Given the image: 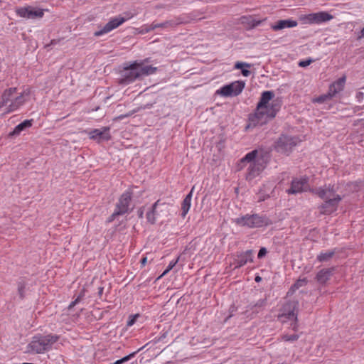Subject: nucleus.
<instances>
[{
  "label": "nucleus",
  "instance_id": "1",
  "mask_svg": "<svg viewBox=\"0 0 364 364\" xmlns=\"http://www.w3.org/2000/svg\"><path fill=\"white\" fill-rule=\"evenodd\" d=\"M272 91H264L262 93L259 102L257 104L255 113L249 117V124L247 129L262 126L275 117L280 109L279 102L270 101L274 97Z\"/></svg>",
  "mask_w": 364,
  "mask_h": 364
},
{
  "label": "nucleus",
  "instance_id": "2",
  "mask_svg": "<svg viewBox=\"0 0 364 364\" xmlns=\"http://www.w3.org/2000/svg\"><path fill=\"white\" fill-rule=\"evenodd\" d=\"M30 95L29 89L23 90L18 95L16 88L11 87L4 91L0 101V109L5 107L4 112L10 113L17 110L26 102V97Z\"/></svg>",
  "mask_w": 364,
  "mask_h": 364
},
{
  "label": "nucleus",
  "instance_id": "3",
  "mask_svg": "<svg viewBox=\"0 0 364 364\" xmlns=\"http://www.w3.org/2000/svg\"><path fill=\"white\" fill-rule=\"evenodd\" d=\"M59 336L53 334L36 335L27 346L28 352L41 354L49 351L58 341Z\"/></svg>",
  "mask_w": 364,
  "mask_h": 364
},
{
  "label": "nucleus",
  "instance_id": "4",
  "mask_svg": "<svg viewBox=\"0 0 364 364\" xmlns=\"http://www.w3.org/2000/svg\"><path fill=\"white\" fill-rule=\"evenodd\" d=\"M234 223L239 226L248 228H262L272 223L271 220L267 217L258 214H247L234 219Z\"/></svg>",
  "mask_w": 364,
  "mask_h": 364
},
{
  "label": "nucleus",
  "instance_id": "5",
  "mask_svg": "<svg viewBox=\"0 0 364 364\" xmlns=\"http://www.w3.org/2000/svg\"><path fill=\"white\" fill-rule=\"evenodd\" d=\"M298 305L299 303L296 301H289L284 304L278 315L279 320L282 323L288 321L296 323L297 321Z\"/></svg>",
  "mask_w": 364,
  "mask_h": 364
},
{
  "label": "nucleus",
  "instance_id": "6",
  "mask_svg": "<svg viewBox=\"0 0 364 364\" xmlns=\"http://www.w3.org/2000/svg\"><path fill=\"white\" fill-rule=\"evenodd\" d=\"M298 143L296 137L282 135L279 137L276 143L275 149L278 152L283 154H289L292 148Z\"/></svg>",
  "mask_w": 364,
  "mask_h": 364
},
{
  "label": "nucleus",
  "instance_id": "7",
  "mask_svg": "<svg viewBox=\"0 0 364 364\" xmlns=\"http://www.w3.org/2000/svg\"><path fill=\"white\" fill-rule=\"evenodd\" d=\"M244 87V82L235 81L222 87L220 90H217L216 93L224 97L237 96L242 92Z\"/></svg>",
  "mask_w": 364,
  "mask_h": 364
},
{
  "label": "nucleus",
  "instance_id": "8",
  "mask_svg": "<svg viewBox=\"0 0 364 364\" xmlns=\"http://www.w3.org/2000/svg\"><path fill=\"white\" fill-rule=\"evenodd\" d=\"M132 200V192L129 191L124 193L117 203L116 210L110 217L109 221L114 220V218L119 215H122L128 212L129 206Z\"/></svg>",
  "mask_w": 364,
  "mask_h": 364
},
{
  "label": "nucleus",
  "instance_id": "9",
  "mask_svg": "<svg viewBox=\"0 0 364 364\" xmlns=\"http://www.w3.org/2000/svg\"><path fill=\"white\" fill-rule=\"evenodd\" d=\"M138 78H140L138 72V62L135 61L129 67L124 68L122 74V78L120 79V83L127 85Z\"/></svg>",
  "mask_w": 364,
  "mask_h": 364
},
{
  "label": "nucleus",
  "instance_id": "10",
  "mask_svg": "<svg viewBox=\"0 0 364 364\" xmlns=\"http://www.w3.org/2000/svg\"><path fill=\"white\" fill-rule=\"evenodd\" d=\"M310 190L308 179L306 178H296L291 183V186L286 192L288 194L296 195Z\"/></svg>",
  "mask_w": 364,
  "mask_h": 364
},
{
  "label": "nucleus",
  "instance_id": "11",
  "mask_svg": "<svg viewBox=\"0 0 364 364\" xmlns=\"http://www.w3.org/2000/svg\"><path fill=\"white\" fill-rule=\"evenodd\" d=\"M109 129L110 128L109 127H103L101 129H95L89 132L85 130L83 132L87 133L90 139L100 143L101 141H108L111 139Z\"/></svg>",
  "mask_w": 364,
  "mask_h": 364
},
{
  "label": "nucleus",
  "instance_id": "12",
  "mask_svg": "<svg viewBox=\"0 0 364 364\" xmlns=\"http://www.w3.org/2000/svg\"><path fill=\"white\" fill-rule=\"evenodd\" d=\"M129 18L130 17L124 18L122 16H117L112 18L102 29L95 32L94 35L95 36H100L105 33H107L114 28L119 27Z\"/></svg>",
  "mask_w": 364,
  "mask_h": 364
},
{
  "label": "nucleus",
  "instance_id": "13",
  "mask_svg": "<svg viewBox=\"0 0 364 364\" xmlns=\"http://www.w3.org/2000/svg\"><path fill=\"white\" fill-rule=\"evenodd\" d=\"M333 18V16L326 11L310 14L305 16L303 19L308 23H321L328 21Z\"/></svg>",
  "mask_w": 364,
  "mask_h": 364
},
{
  "label": "nucleus",
  "instance_id": "14",
  "mask_svg": "<svg viewBox=\"0 0 364 364\" xmlns=\"http://www.w3.org/2000/svg\"><path fill=\"white\" fill-rule=\"evenodd\" d=\"M342 200V197L333 198L332 199H328L326 200H323V203H322L318 209L321 214L329 215L337 210L339 203Z\"/></svg>",
  "mask_w": 364,
  "mask_h": 364
},
{
  "label": "nucleus",
  "instance_id": "15",
  "mask_svg": "<svg viewBox=\"0 0 364 364\" xmlns=\"http://www.w3.org/2000/svg\"><path fill=\"white\" fill-rule=\"evenodd\" d=\"M16 14L21 17L31 19L41 18L44 14L43 10L36 9L31 6L19 8L16 10Z\"/></svg>",
  "mask_w": 364,
  "mask_h": 364
},
{
  "label": "nucleus",
  "instance_id": "16",
  "mask_svg": "<svg viewBox=\"0 0 364 364\" xmlns=\"http://www.w3.org/2000/svg\"><path fill=\"white\" fill-rule=\"evenodd\" d=\"M312 192L318 195L323 200L332 199L333 198L341 197L340 195L336 194V191L333 188V186H331L330 185L328 186H324L323 187L318 188L316 190L312 191Z\"/></svg>",
  "mask_w": 364,
  "mask_h": 364
},
{
  "label": "nucleus",
  "instance_id": "17",
  "mask_svg": "<svg viewBox=\"0 0 364 364\" xmlns=\"http://www.w3.org/2000/svg\"><path fill=\"white\" fill-rule=\"evenodd\" d=\"M297 25L298 23L296 21L291 19H284L277 21L274 24L271 26V28L274 31H279L286 28H294Z\"/></svg>",
  "mask_w": 364,
  "mask_h": 364
},
{
  "label": "nucleus",
  "instance_id": "18",
  "mask_svg": "<svg viewBox=\"0 0 364 364\" xmlns=\"http://www.w3.org/2000/svg\"><path fill=\"white\" fill-rule=\"evenodd\" d=\"M161 208H166V205L165 203H160L159 200H157L151 208V210L146 213V218L151 223H154L156 219V216L159 215V209Z\"/></svg>",
  "mask_w": 364,
  "mask_h": 364
},
{
  "label": "nucleus",
  "instance_id": "19",
  "mask_svg": "<svg viewBox=\"0 0 364 364\" xmlns=\"http://www.w3.org/2000/svg\"><path fill=\"white\" fill-rule=\"evenodd\" d=\"M264 20H258L252 16H244L240 18V23L247 29H252L262 23Z\"/></svg>",
  "mask_w": 364,
  "mask_h": 364
},
{
  "label": "nucleus",
  "instance_id": "20",
  "mask_svg": "<svg viewBox=\"0 0 364 364\" xmlns=\"http://www.w3.org/2000/svg\"><path fill=\"white\" fill-rule=\"evenodd\" d=\"M252 253L253 252L252 250H247L237 256V258L235 260V268L241 267L246 264L247 262H252L253 261Z\"/></svg>",
  "mask_w": 364,
  "mask_h": 364
},
{
  "label": "nucleus",
  "instance_id": "21",
  "mask_svg": "<svg viewBox=\"0 0 364 364\" xmlns=\"http://www.w3.org/2000/svg\"><path fill=\"white\" fill-rule=\"evenodd\" d=\"M182 23L183 21L180 18H176L171 20H168L161 23L153 22L152 28H171L176 27L179 24H181Z\"/></svg>",
  "mask_w": 364,
  "mask_h": 364
},
{
  "label": "nucleus",
  "instance_id": "22",
  "mask_svg": "<svg viewBox=\"0 0 364 364\" xmlns=\"http://www.w3.org/2000/svg\"><path fill=\"white\" fill-rule=\"evenodd\" d=\"M333 267L322 269L316 274V281L320 284H325L327 281L329 280L333 274Z\"/></svg>",
  "mask_w": 364,
  "mask_h": 364
},
{
  "label": "nucleus",
  "instance_id": "23",
  "mask_svg": "<svg viewBox=\"0 0 364 364\" xmlns=\"http://www.w3.org/2000/svg\"><path fill=\"white\" fill-rule=\"evenodd\" d=\"M346 82V77H342L339 78L338 80L334 82L332 85H331L329 87V95L331 96H335L337 93L342 91L344 88Z\"/></svg>",
  "mask_w": 364,
  "mask_h": 364
},
{
  "label": "nucleus",
  "instance_id": "24",
  "mask_svg": "<svg viewBox=\"0 0 364 364\" xmlns=\"http://www.w3.org/2000/svg\"><path fill=\"white\" fill-rule=\"evenodd\" d=\"M264 168V165L259 159L255 160L248 168L250 177H255L263 170Z\"/></svg>",
  "mask_w": 364,
  "mask_h": 364
},
{
  "label": "nucleus",
  "instance_id": "25",
  "mask_svg": "<svg viewBox=\"0 0 364 364\" xmlns=\"http://www.w3.org/2000/svg\"><path fill=\"white\" fill-rule=\"evenodd\" d=\"M156 67L151 65H143L142 63L138 62V72L139 73V77L142 76L149 75L154 73L156 70Z\"/></svg>",
  "mask_w": 364,
  "mask_h": 364
},
{
  "label": "nucleus",
  "instance_id": "26",
  "mask_svg": "<svg viewBox=\"0 0 364 364\" xmlns=\"http://www.w3.org/2000/svg\"><path fill=\"white\" fill-rule=\"evenodd\" d=\"M32 119H26L23 121L14 128V131L10 133V135H18L24 129L31 127L32 126Z\"/></svg>",
  "mask_w": 364,
  "mask_h": 364
},
{
  "label": "nucleus",
  "instance_id": "27",
  "mask_svg": "<svg viewBox=\"0 0 364 364\" xmlns=\"http://www.w3.org/2000/svg\"><path fill=\"white\" fill-rule=\"evenodd\" d=\"M191 198H192V191L186 196L184 198L183 203H182V213L181 215L183 218H184L186 214L188 213L190 208H191Z\"/></svg>",
  "mask_w": 364,
  "mask_h": 364
},
{
  "label": "nucleus",
  "instance_id": "28",
  "mask_svg": "<svg viewBox=\"0 0 364 364\" xmlns=\"http://www.w3.org/2000/svg\"><path fill=\"white\" fill-rule=\"evenodd\" d=\"M250 67L251 64L243 62H237L234 66L235 69H241L242 75L245 77H248L251 73L250 70L245 68H250Z\"/></svg>",
  "mask_w": 364,
  "mask_h": 364
},
{
  "label": "nucleus",
  "instance_id": "29",
  "mask_svg": "<svg viewBox=\"0 0 364 364\" xmlns=\"http://www.w3.org/2000/svg\"><path fill=\"white\" fill-rule=\"evenodd\" d=\"M334 255H335L334 250H328L326 252H321L317 256V260L321 262H328L333 257V256Z\"/></svg>",
  "mask_w": 364,
  "mask_h": 364
},
{
  "label": "nucleus",
  "instance_id": "30",
  "mask_svg": "<svg viewBox=\"0 0 364 364\" xmlns=\"http://www.w3.org/2000/svg\"><path fill=\"white\" fill-rule=\"evenodd\" d=\"M143 348H144V347H141V348L138 349L136 351L133 352V353H130L129 355H128L119 360H117L114 363H110V364H122L124 362H127V361L129 360L131 358H132L138 352H139Z\"/></svg>",
  "mask_w": 364,
  "mask_h": 364
},
{
  "label": "nucleus",
  "instance_id": "31",
  "mask_svg": "<svg viewBox=\"0 0 364 364\" xmlns=\"http://www.w3.org/2000/svg\"><path fill=\"white\" fill-rule=\"evenodd\" d=\"M257 154V150H254V151L248 153L247 154H246V156L244 158H242L241 159V163H245L246 161L252 162V161H255Z\"/></svg>",
  "mask_w": 364,
  "mask_h": 364
},
{
  "label": "nucleus",
  "instance_id": "32",
  "mask_svg": "<svg viewBox=\"0 0 364 364\" xmlns=\"http://www.w3.org/2000/svg\"><path fill=\"white\" fill-rule=\"evenodd\" d=\"M266 299H259L253 306H251L250 309L253 310L254 308H263L266 305Z\"/></svg>",
  "mask_w": 364,
  "mask_h": 364
},
{
  "label": "nucleus",
  "instance_id": "33",
  "mask_svg": "<svg viewBox=\"0 0 364 364\" xmlns=\"http://www.w3.org/2000/svg\"><path fill=\"white\" fill-rule=\"evenodd\" d=\"M299 338L298 334L288 335L285 334L282 336V339L285 341H295Z\"/></svg>",
  "mask_w": 364,
  "mask_h": 364
},
{
  "label": "nucleus",
  "instance_id": "34",
  "mask_svg": "<svg viewBox=\"0 0 364 364\" xmlns=\"http://www.w3.org/2000/svg\"><path fill=\"white\" fill-rule=\"evenodd\" d=\"M307 283V279L304 278L302 279H299L294 286L291 287V289H299V287L306 285Z\"/></svg>",
  "mask_w": 364,
  "mask_h": 364
},
{
  "label": "nucleus",
  "instance_id": "35",
  "mask_svg": "<svg viewBox=\"0 0 364 364\" xmlns=\"http://www.w3.org/2000/svg\"><path fill=\"white\" fill-rule=\"evenodd\" d=\"M331 97H333V96L330 95L329 92H328L327 94L323 95L318 97V98H316L315 100V102H318V103H322V102H325L326 100L331 99Z\"/></svg>",
  "mask_w": 364,
  "mask_h": 364
},
{
  "label": "nucleus",
  "instance_id": "36",
  "mask_svg": "<svg viewBox=\"0 0 364 364\" xmlns=\"http://www.w3.org/2000/svg\"><path fill=\"white\" fill-rule=\"evenodd\" d=\"M179 259V257L176 261H171L168 266L167 267L166 269L163 272V274L159 277H161L166 274L171 269L173 268V267L177 264L178 261Z\"/></svg>",
  "mask_w": 364,
  "mask_h": 364
},
{
  "label": "nucleus",
  "instance_id": "37",
  "mask_svg": "<svg viewBox=\"0 0 364 364\" xmlns=\"http://www.w3.org/2000/svg\"><path fill=\"white\" fill-rule=\"evenodd\" d=\"M84 296V291H82L80 292V294H79V296L75 299V301H73V302H71V304L69 305V309H71L73 308V306H75L77 304H78L80 300L82 299V298Z\"/></svg>",
  "mask_w": 364,
  "mask_h": 364
},
{
  "label": "nucleus",
  "instance_id": "38",
  "mask_svg": "<svg viewBox=\"0 0 364 364\" xmlns=\"http://www.w3.org/2000/svg\"><path fill=\"white\" fill-rule=\"evenodd\" d=\"M25 287L24 282H20L18 285V291L21 298L23 297V289Z\"/></svg>",
  "mask_w": 364,
  "mask_h": 364
},
{
  "label": "nucleus",
  "instance_id": "39",
  "mask_svg": "<svg viewBox=\"0 0 364 364\" xmlns=\"http://www.w3.org/2000/svg\"><path fill=\"white\" fill-rule=\"evenodd\" d=\"M267 254V250L264 247H262L257 255L258 258H262Z\"/></svg>",
  "mask_w": 364,
  "mask_h": 364
},
{
  "label": "nucleus",
  "instance_id": "40",
  "mask_svg": "<svg viewBox=\"0 0 364 364\" xmlns=\"http://www.w3.org/2000/svg\"><path fill=\"white\" fill-rule=\"evenodd\" d=\"M311 63V60H302L299 63L300 67H306Z\"/></svg>",
  "mask_w": 364,
  "mask_h": 364
},
{
  "label": "nucleus",
  "instance_id": "41",
  "mask_svg": "<svg viewBox=\"0 0 364 364\" xmlns=\"http://www.w3.org/2000/svg\"><path fill=\"white\" fill-rule=\"evenodd\" d=\"M363 97H364V94L362 92H358L356 94V98L358 99V101H361L363 99Z\"/></svg>",
  "mask_w": 364,
  "mask_h": 364
},
{
  "label": "nucleus",
  "instance_id": "42",
  "mask_svg": "<svg viewBox=\"0 0 364 364\" xmlns=\"http://www.w3.org/2000/svg\"><path fill=\"white\" fill-rule=\"evenodd\" d=\"M146 262H147V257H144L140 261L141 266L144 267L146 264Z\"/></svg>",
  "mask_w": 364,
  "mask_h": 364
},
{
  "label": "nucleus",
  "instance_id": "43",
  "mask_svg": "<svg viewBox=\"0 0 364 364\" xmlns=\"http://www.w3.org/2000/svg\"><path fill=\"white\" fill-rule=\"evenodd\" d=\"M154 29H155V28H152V23H151L150 26H149V27H147V28H146V32H149V31H153V30H154Z\"/></svg>",
  "mask_w": 364,
  "mask_h": 364
},
{
  "label": "nucleus",
  "instance_id": "44",
  "mask_svg": "<svg viewBox=\"0 0 364 364\" xmlns=\"http://www.w3.org/2000/svg\"><path fill=\"white\" fill-rule=\"evenodd\" d=\"M134 318L129 320V321L127 322V325H128V326H132V325H133V324H134Z\"/></svg>",
  "mask_w": 364,
  "mask_h": 364
},
{
  "label": "nucleus",
  "instance_id": "45",
  "mask_svg": "<svg viewBox=\"0 0 364 364\" xmlns=\"http://www.w3.org/2000/svg\"><path fill=\"white\" fill-rule=\"evenodd\" d=\"M261 279H262V278H261L259 276H257V277H255V281H256L257 282H260V281H261Z\"/></svg>",
  "mask_w": 364,
  "mask_h": 364
},
{
  "label": "nucleus",
  "instance_id": "46",
  "mask_svg": "<svg viewBox=\"0 0 364 364\" xmlns=\"http://www.w3.org/2000/svg\"><path fill=\"white\" fill-rule=\"evenodd\" d=\"M361 37H364V28L361 30Z\"/></svg>",
  "mask_w": 364,
  "mask_h": 364
},
{
  "label": "nucleus",
  "instance_id": "47",
  "mask_svg": "<svg viewBox=\"0 0 364 364\" xmlns=\"http://www.w3.org/2000/svg\"><path fill=\"white\" fill-rule=\"evenodd\" d=\"M142 215H143V212H142V211H141V212L139 213V217H140V218H142Z\"/></svg>",
  "mask_w": 364,
  "mask_h": 364
},
{
  "label": "nucleus",
  "instance_id": "48",
  "mask_svg": "<svg viewBox=\"0 0 364 364\" xmlns=\"http://www.w3.org/2000/svg\"><path fill=\"white\" fill-rule=\"evenodd\" d=\"M296 328V323H294V326H293V329H295Z\"/></svg>",
  "mask_w": 364,
  "mask_h": 364
},
{
  "label": "nucleus",
  "instance_id": "49",
  "mask_svg": "<svg viewBox=\"0 0 364 364\" xmlns=\"http://www.w3.org/2000/svg\"><path fill=\"white\" fill-rule=\"evenodd\" d=\"M6 0H0V2L5 1Z\"/></svg>",
  "mask_w": 364,
  "mask_h": 364
}]
</instances>
